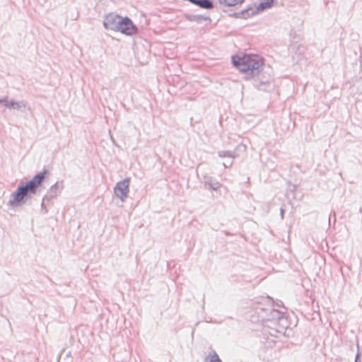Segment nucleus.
<instances>
[{"instance_id":"5","label":"nucleus","mask_w":362,"mask_h":362,"mask_svg":"<svg viewBox=\"0 0 362 362\" xmlns=\"http://www.w3.org/2000/svg\"><path fill=\"white\" fill-rule=\"evenodd\" d=\"M238 70H239L240 73L243 75V77L245 79H250L251 78H254V85L257 87H259V88H260V86L262 85V83H264L265 82L267 81V80L265 81H261L260 83H259L257 78H256V77H257L259 75L261 69H238Z\"/></svg>"},{"instance_id":"11","label":"nucleus","mask_w":362,"mask_h":362,"mask_svg":"<svg viewBox=\"0 0 362 362\" xmlns=\"http://www.w3.org/2000/svg\"><path fill=\"white\" fill-rule=\"evenodd\" d=\"M195 5L208 9L213 8V3L210 0H197Z\"/></svg>"},{"instance_id":"21","label":"nucleus","mask_w":362,"mask_h":362,"mask_svg":"<svg viewBox=\"0 0 362 362\" xmlns=\"http://www.w3.org/2000/svg\"><path fill=\"white\" fill-rule=\"evenodd\" d=\"M361 66H362V52H361Z\"/></svg>"},{"instance_id":"12","label":"nucleus","mask_w":362,"mask_h":362,"mask_svg":"<svg viewBox=\"0 0 362 362\" xmlns=\"http://www.w3.org/2000/svg\"><path fill=\"white\" fill-rule=\"evenodd\" d=\"M206 360H209L208 362H222L215 351H212L209 354Z\"/></svg>"},{"instance_id":"14","label":"nucleus","mask_w":362,"mask_h":362,"mask_svg":"<svg viewBox=\"0 0 362 362\" xmlns=\"http://www.w3.org/2000/svg\"><path fill=\"white\" fill-rule=\"evenodd\" d=\"M59 192V186L57 185V183H55L54 185H53L50 189H49V196L52 198V197H55L57 196L58 193Z\"/></svg>"},{"instance_id":"10","label":"nucleus","mask_w":362,"mask_h":362,"mask_svg":"<svg viewBox=\"0 0 362 362\" xmlns=\"http://www.w3.org/2000/svg\"><path fill=\"white\" fill-rule=\"evenodd\" d=\"M221 5L225 6H233L239 4H242L244 0H218Z\"/></svg>"},{"instance_id":"20","label":"nucleus","mask_w":362,"mask_h":362,"mask_svg":"<svg viewBox=\"0 0 362 362\" xmlns=\"http://www.w3.org/2000/svg\"><path fill=\"white\" fill-rule=\"evenodd\" d=\"M358 361H359V356H358V354H357V355L356 356L355 362H358Z\"/></svg>"},{"instance_id":"18","label":"nucleus","mask_w":362,"mask_h":362,"mask_svg":"<svg viewBox=\"0 0 362 362\" xmlns=\"http://www.w3.org/2000/svg\"><path fill=\"white\" fill-rule=\"evenodd\" d=\"M232 164H233V162H232V161H230L229 163H223V165H224V167H225V168H228V167L231 166V165H232Z\"/></svg>"},{"instance_id":"2","label":"nucleus","mask_w":362,"mask_h":362,"mask_svg":"<svg viewBox=\"0 0 362 362\" xmlns=\"http://www.w3.org/2000/svg\"><path fill=\"white\" fill-rule=\"evenodd\" d=\"M264 300L268 303L264 305L262 303H259L255 307L257 321L262 322H272L274 325L278 323L281 325L282 329L285 328L287 325L284 313L274 309L272 305L270 304V299L267 298Z\"/></svg>"},{"instance_id":"9","label":"nucleus","mask_w":362,"mask_h":362,"mask_svg":"<svg viewBox=\"0 0 362 362\" xmlns=\"http://www.w3.org/2000/svg\"><path fill=\"white\" fill-rule=\"evenodd\" d=\"M204 183L206 186H208L209 189L216 191L218 189L221 185L219 182L215 181L212 177L204 176Z\"/></svg>"},{"instance_id":"6","label":"nucleus","mask_w":362,"mask_h":362,"mask_svg":"<svg viewBox=\"0 0 362 362\" xmlns=\"http://www.w3.org/2000/svg\"><path fill=\"white\" fill-rule=\"evenodd\" d=\"M0 104H4L6 108L11 110H21L26 105V103L24 101L8 100V97H5L2 99L0 98Z\"/></svg>"},{"instance_id":"1","label":"nucleus","mask_w":362,"mask_h":362,"mask_svg":"<svg viewBox=\"0 0 362 362\" xmlns=\"http://www.w3.org/2000/svg\"><path fill=\"white\" fill-rule=\"evenodd\" d=\"M46 172H41L35 175L30 181L25 185L18 186L16 191L11 195L8 204L12 206H18L24 204L29 194L36 193L37 187L41 185L45 177Z\"/></svg>"},{"instance_id":"4","label":"nucleus","mask_w":362,"mask_h":362,"mask_svg":"<svg viewBox=\"0 0 362 362\" xmlns=\"http://www.w3.org/2000/svg\"><path fill=\"white\" fill-rule=\"evenodd\" d=\"M129 185L130 178L127 177L118 182L114 188V192L115 196L117 198H119L122 202H124L128 196V194L129 192Z\"/></svg>"},{"instance_id":"3","label":"nucleus","mask_w":362,"mask_h":362,"mask_svg":"<svg viewBox=\"0 0 362 362\" xmlns=\"http://www.w3.org/2000/svg\"><path fill=\"white\" fill-rule=\"evenodd\" d=\"M234 66H243L244 68H261L264 64V59L259 54H238L231 57Z\"/></svg>"},{"instance_id":"19","label":"nucleus","mask_w":362,"mask_h":362,"mask_svg":"<svg viewBox=\"0 0 362 362\" xmlns=\"http://www.w3.org/2000/svg\"><path fill=\"white\" fill-rule=\"evenodd\" d=\"M284 210L281 208V218H284Z\"/></svg>"},{"instance_id":"7","label":"nucleus","mask_w":362,"mask_h":362,"mask_svg":"<svg viewBox=\"0 0 362 362\" xmlns=\"http://www.w3.org/2000/svg\"><path fill=\"white\" fill-rule=\"evenodd\" d=\"M119 31L122 33L130 35L136 32V28L129 18L125 17L124 18L122 25L120 27Z\"/></svg>"},{"instance_id":"22","label":"nucleus","mask_w":362,"mask_h":362,"mask_svg":"<svg viewBox=\"0 0 362 362\" xmlns=\"http://www.w3.org/2000/svg\"><path fill=\"white\" fill-rule=\"evenodd\" d=\"M277 332H282V330H279V329H277Z\"/></svg>"},{"instance_id":"8","label":"nucleus","mask_w":362,"mask_h":362,"mask_svg":"<svg viewBox=\"0 0 362 362\" xmlns=\"http://www.w3.org/2000/svg\"><path fill=\"white\" fill-rule=\"evenodd\" d=\"M119 16L114 14V13H109L107 15L104 19L103 21V25L104 27L107 30H113L115 28H116V23L117 21L119 20Z\"/></svg>"},{"instance_id":"17","label":"nucleus","mask_w":362,"mask_h":362,"mask_svg":"<svg viewBox=\"0 0 362 362\" xmlns=\"http://www.w3.org/2000/svg\"><path fill=\"white\" fill-rule=\"evenodd\" d=\"M194 19L198 21L199 20H204V21H209V18H207V17H204L202 16H194Z\"/></svg>"},{"instance_id":"13","label":"nucleus","mask_w":362,"mask_h":362,"mask_svg":"<svg viewBox=\"0 0 362 362\" xmlns=\"http://www.w3.org/2000/svg\"><path fill=\"white\" fill-rule=\"evenodd\" d=\"M273 2L274 0H262L258 6V10H264L265 8H269Z\"/></svg>"},{"instance_id":"16","label":"nucleus","mask_w":362,"mask_h":362,"mask_svg":"<svg viewBox=\"0 0 362 362\" xmlns=\"http://www.w3.org/2000/svg\"><path fill=\"white\" fill-rule=\"evenodd\" d=\"M123 21H124V18H122V17H119V20L117 21V24H116V28H115V29H113L114 31H119V29H120V27H122V23H123Z\"/></svg>"},{"instance_id":"15","label":"nucleus","mask_w":362,"mask_h":362,"mask_svg":"<svg viewBox=\"0 0 362 362\" xmlns=\"http://www.w3.org/2000/svg\"><path fill=\"white\" fill-rule=\"evenodd\" d=\"M218 154L221 158L229 157V158H234L235 157V153L233 151H218Z\"/></svg>"}]
</instances>
